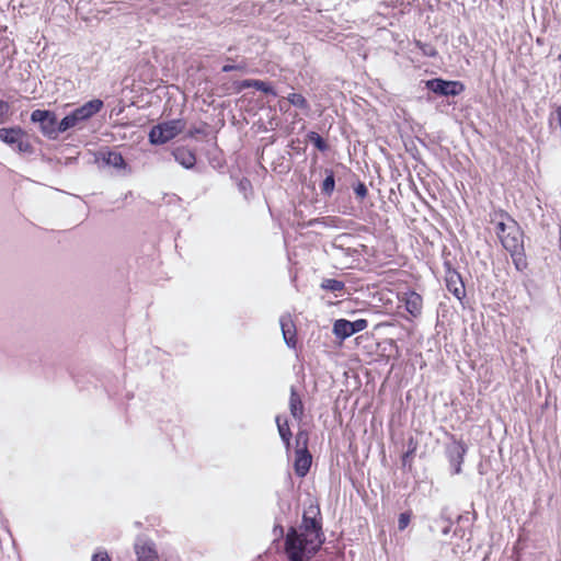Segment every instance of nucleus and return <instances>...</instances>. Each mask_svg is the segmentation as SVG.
<instances>
[{"instance_id": "obj_25", "label": "nucleus", "mask_w": 561, "mask_h": 561, "mask_svg": "<svg viewBox=\"0 0 561 561\" xmlns=\"http://www.w3.org/2000/svg\"><path fill=\"white\" fill-rule=\"evenodd\" d=\"M309 434L305 430H300L296 434V450H308Z\"/></svg>"}, {"instance_id": "obj_31", "label": "nucleus", "mask_w": 561, "mask_h": 561, "mask_svg": "<svg viewBox=\"0 0 561 561\" xmlns=\"http://www.w3.org/2000/svg\"><path fill=\"white\" fill-rule=\"evenodd\" d=\"M245 69V65H225L222 67L224 72H230L234 70H243Z\"/></svg>"}, {"instance_id": "obj_17", "label": "nucleus", "mask_w": 561, "mask_h": 561, "mask_svg": "<svg viewBox=\"0 0 561 561\" xmlns=\"http://www.w3.org/2000/svg\"><path fill=\"white\" fill-rule=\"evenodd\" d=\"M289 410L294 419L301 421L304 415V403L295 387L290 388Z\"/></svg>"}, {"instance_id": "obj_16", "label": "nucleus", "mask_w": 561, "mask_h": 561, "mask_svg": "<svg viewBox=\"0 0 561 561\" xmlns=\"http://www.w3.org/2000/svg\"><path fill=\"white\" fill-rule=\"evenodd\" d=\"M403 301L405 304L407 311L411 316L417 317L421 314L422 307H423V299L419 294H416L415 291H410V293L405 294Z\"/></svg>"}, {"instance_id": "obj_34", "label": "nucleus", "mask_w": 561, "mask_h": 561, "mask_svg": "<svg viewBox=\"0 0 561 561\" xmlns=\"http://www.w3.org/2000/svg\"><path fill=\"white\" fill-rule=\"evenodd\" d=\"M290 439H291V438H288V440H283V443H284L285 448H286V450H287V451L290 449Z\"/></svg>"}, {"instance_id": "obj_22", "label": "nucleus", "mask_w": 561, "mask_h": 561, "mask_svg": "<svg viewBox=\"0 0 561 561\" xmlns=\"http://www.w3.org/2000/svg\"><path fill=\"white\" fill-rule=\"evenodd\" d=\"M416 448H417V443L411 437L408 442V450L402 455V466L403 467H407L408 465H409V467H411V459H412L413 455L415 454Z\"/></svg>"}, {"instance_id": "obj_5", "label": "nucleus", "mask_w": 561, "mask_h": 561, "mask_svg": "<svg viewBox=\"0 0 561 561\" xmlns=\"http://www.w3.org/2000/svg\"><path fill=\"white\" fill-rule=\"evenodd\" d=\"M185 128V122L183 119H172L153 126L149 133V141L152 145H163Z\"/></svg>"}, {"instance_id": "obj_6", "label": "nucleus", "mask_w": 561, "mask_h": 561, "mask_svg": "<svg viewBox=\"0 0 561 561\" xmlns=\"http://www.w3.org/2000/svg\"><path fill=\"white\" fill-rule=\"evenodd\" d=\"M425 85L430 91L444 96H455L465 90V85L461 82L447 81L440 78L427 80Z\"/></svg>"}, {"instance_id": "obj_36", "label": "nucleus", "mask_w": 561, "mask_h": 561, "mask_svg": "<svg viewBox=\"0 0 561 561\" xmlns=\"http://www.w3.org/2000/svg\"><path fill=\"white\" fill-rule=\"evenodd\" d=\"M426 55L428 56H434L435 55V50L434 49H427V51H425Z\"/></svg>"}, {"instance_id": "obj_21", "label": "nucleus", "mask_w": 561, "mask_h": 561, "mask_svg": "<svg viewBox=\"0 0 561 561\" xmlns=\"http://www.w3.org/2000/svg\"><path fill=\"white\" fill-rule=\"evenodd\" d=\"M287 102L300 110H309V103L306 98L300 93H290L287 96Z\"/></svg>"}, {"instance_id": "obj_38", "label": "nucleus", "mask_w": 561, "mask_h": 561, "mask_svg": "<svg viewBox=\"0 0 561 561\" xmlns=\"http://www.w3.org/2000/svg\"><path fill=\"white\" fill-rule=\"evenodd\" d=\"M275 530H276V531H279L280 534H283V527H282V526L276 527V528H275Z\"/></svg>"}, {"instance_id": "obj_32", "label": "nucleus", "mask_w": 561, "mask_h": 561, "mask_svg": "<svg viewBox=\"0 0 561 561\" xmlns=\"http://www.w3.org/2000/svg\"><path fill=\"white\" fill-rule=\"evenodd\" d=\"M9 104L2 100H0V117L4 116L9 112Z\"/></svg>"}, {"instance_id": "obj_4", "label": "nucleus", "mask_w": 561, "mask_h": 561, "mask_svg": "<svg viewBox=\"0 0 561 561\" xmlns=\"http://www.w3.org/2000/svg\"><path fill=\"white\" fill-rule=\"evenodd\" d=\"M31 121L39 125L42 134L48 139H57L65 133L61 121L58 122L57 115L48 110H35L31 114Z\"/></svg>"}, {"instance_id": "obj_15", "label": "nucleus", "mask_w": 561, "mask_h": 561, "mask_svg": "<svg viewBox=\"0 0 561 561\" xmlns=\"http://www.w3.org/2000/svg\"><path fill=\"white\" fill-rule=\"evenodd\" d=\"M173 156L175 161L179 162L185 169H192L196 163L195 153L185 147H179L174 149Z\"/></svg>"}, {"instance_id": "obj_29", "label": "nucleus", "mask_w": 561, "mask_h": 561, "mask_svg": "<svg viewBox=\"0 0 561 561\" xmlns=\"http://www.w3.org/2000/svg\"><path fill=\"white\" fill-rule=\"evenodd\" d=\"M254 85V79H245L238 83L237 91L240 92L248 88H253Z\"/></svg>"}, {"instance_id": "obj_20", "label": "nucleus", "mask_w": 561, "mask_h": 561, "mask_svg": "<svg viewBox=\"0 0 561 561\" xmlns=\"http://www.w3.org/2000/svg\"><path fill=\"white\" fill-rule=\"evenodd\" d=\"M320 286L324 290L336 293V291H342L345 287V284L339 279L325 278L322 280Z\"/></svg>"}, {"instance_id": "obj_2", "label": "nucleus", "mask_w": 561, "mask_h": 561, "mask_svg": "<svg viewBox=\"0 0 561 561\" xmlns=\"http://www.w3.org/2000/svg\"><path fill=\"white\" fill-rule=\"evenodd\" d=\"M320 515V508L318 505H310L305 510L301 523V533L295 527H290L287 531L286 538L290 536L291 531H295L297 541L300 542V548L307 550L308 557H313L323 545L325 538L322 531V524L317 516Z\"/></svg>"}, {"instance_id": "obj_14", "label": "nucleus", "mask_w": 561, "mask_h": 561, "mask_svg": "<svg viewBox=\"0 0 561 561\" xmlns=\"http://www.w3.org/2000/svg\"><path fill=\"white\" fill-rule=\"evenodd\" d=\"M279 324H280V329H282V333H283L285 343L289 347H295L296 330H295V327H294L290 316L289 314L282 316L279 319Z\"/></svg>"}, {"instance_id": "obj_1", "label": "nucleus", "mask_w": 561, "mask_h": 561, "mask_svg": "<svg viewBox=\"0 0 561 561\" xmlns=\"http://www.w3.org/2000/svg\"><path fill=\"white\" fill-rule=\"evenodd\" d=\"M491 222L495 224L496 234L503 248L510 252L517 271L527 268V259L524 249V233L516 220L507 213L500 210L492 215Z\"/></svg>"}, {"instance_id": "obj_12", "label": "nucleus", "mask_w": 561, "mask_h": 561, "mask_svg": "<svg viewBox=\"0 0 561 561\" xmlns=\"http://www.w3.org/2000/svg\"><path fill=\"white\" fill-rule=\"evenodd\" d=\"M135 552L138 561H157L158 556L151 541L138 538L135 543Z\"/></svg>"}, {"instance_id": "obj_24", "label": "nucleus", "mask_w": 561, "mask_h": 561, "mask_svg": "<svg viewBox=\"0 0 561 561\" xmlns=\"http://www.w3.org/2000/svg\"><path fill=\"white\" fill-rule=\"evenodd\" d=\"M308 138L309 140L314 145V147L324 152L328 150V144L325 142V140L316 131H310L308 134Z\"/></svg>"}, {"instance_id": "obj_7", "label": "nucleus", "mask_w": 561, "mask_h": 561, "mask_svg": "<svg viewBox=\"0 0 561 561\" xmlns=\"http://www.w3.org/2000/svg\"><path fill=\"white\" fill-rule=\"evenodd\" d=\"M0 140L15 146L19 152H31V144L24 139V131L19 127L0 128Z\"/></svg>"}, {"instance_id": "obj_27", "label": "nucleus", "mask_w": 561, "mask_h": 561, "mask_svg": "<svg viewBox=\"0 0 561 561\" xmlns=\"http://www.w3.org/2000/svg\"><path fill=\"white\" fill-rule=\"evenodd\" d=\"M411 520V514L410 513H401L399 515V519H398V528L399 530H404L409 523Z\"/></svg>"}, {"instance_id": "obj_23", "label": "nucleus", "mask_w": 561, "mask_h": 561, "mask_svg": "<svg viewBox=\"0 0 561 561\" xmlns=\"http://www.w3.org/2000/svg\"><path fill=\"white\" fill-rule=\"evenodd\" d=\"M276 424L282 440H288L291 438V431L287 420L282 421L280 416H276Z\"/></svg>"}, {"instance_id": "obj_26", "label": "nucleus", "mask_w": 561, "mask_h": 561, "mask_svg": "<svg viewBox=\"0 0 561 561\" xmlns=\"http://www.w3.org/2000/svg\"><path fill=\"white\" fill-rule=\"evenodd\" d=\"M254 89L259 90V91H262L264 92L265 94H271L273 96H276L277 93L276 91L273 89V87L266 82V81H262V80H256L254 79V85H253Z\"/></svg>"}, {"instance_id": "obj_28", "label": "nucleus", "mask_w": 561, "mask_h": 561, "mask_svg": "<svg viewBox=\"0 0 561 561\" xmlns=\"http://www.w3.org/2000/svg\"><path fill=\"white\" fill-rule=\"evenodd\" d=\"M354 192H355L356 196L359 197L360 199H364L368 194V190H367L366 185L362 182H359L354 187Z\"/></svg>"}, {"instance_id": "obj_10", "label": "nucleus", "mask_w": 561, "mask_h": 561, "mask_svg": "<svg viewBox=\"0 0 561 561\" xmlns=\"http://www.w3.org/2000/svg\"><path fill=\"white\" fill-rule=\"evenodd\" d=\"M299 545L295 531H291L290 536L285 538V551L289 561H308L312 558L308 557L307 550L300 548Z\"/></svg>"}, {"instance_id": "obj_8", "label": "nucleus", "mask_w": 561, "mask_h": 561, "mask_svg": "<svg viewBox=\"0 0 561 561\" xmlns=\"http://www.w3.org/2000/svg\"><path fill=\"white\" fill-rule=\"evenodd\" d=\"M367 327L368 322L365 319H358L356 321L339 319L333 324V333L336 337L345 340L357 332L364 331Z\"/></svg>"}, {"instance_id": "obj_30", "label": "nucleus", "mask_w": 561, "mask_h": 561, "mask_svg": "<svg viewBox=\"0 0 561 561\" xmlns=\"http://www.w3.org/2000/svg\"><path fill=\"white\" fill-rule=\"evenodd\" d=\"M92 561H111V559H110L107 552L100 551V552H96L95 554H93Z\"/></svg>"}, {"instance_id": "obj_33", "label": "nucleus", "mask_w": 561, "mask_h": 561, "mask_svg": "<svg viewBox=\"0 0 561 561\" xmlns=\"http://www.w3.org/2000/svg\"><path fill=\"white\" fill-rule=\"evenodd\" d=\"M556 114H557L558 124L561 128V105L557 108Z\"/></svg>"}, {"instance_id": "obj_35", "label": "nucleus", "mask_w": 561, "mask_h": 561, "mask_svg": "<svg viewBox=\"0 0 561 561\" xmlns=\"http://www.w3.org/2000/svg\"><path fill=\"white\" fill-rule=\"evenodd\" d=\"M426 55L428 56H434L435 55V50L434 49H427V51H425Z\"/></svg>"}, {"instance_id": "obj_18", "label": "nucleus", "mask_w": 561, "mask_h": 561, "mask_svg": "<svg viewBox=\"0 0 561 561\" xmlns=\"http://www.w3.org/2000/svg\"><path fill=\"white\" fill-rule=\"evenodd\" d=\"M102 161L115 169H124L126 167L123 156L117 151H106L102 153Z\"/></svg>"}, {"instance_id": "obj_11", "label": "nucleus", "mask_w": 561, "mask_h": 561, "mask_svg": "<svg viewBox=\"0 0 561 561\" xmlns=\"http://www.w3.org/2000/svg\"><path fill=\"white\" fill-rule=\"evenodd\" d=\"M447 289L459 300L466 296V288L458 272L448 268L445 276Z\"/></svg>"}, {"instance_id": "obj_19", "label": "nucleus", "mask_w": 561, "mask_h": 561, "mask_svg": "<svg viewBox=\"0 0 561 561\" xmlns=\"http://www.w3.org/2000/svg\"><path fill=\"white\" fill-rule=\"evenodd\" d=\"M335 187L334 173L330 169H325V179L321 184V193L331 196Z\"/></svg>"}, {"instance_id": "obj_37", "label": "nucleus", "mask_w": 561, "mask_h": 561, "mask_svg": "<svg viewBox=\"0 0 561 561\" xmlns=\"http://www.w3.org/2000/svg\"><path fill=\"white\" fill-rule=\"evenodd\" d=\"M275 530H276V531H279L280 534H283V527H282V526L276 527V528H275Z\"/></svg>"}, {"instance_id": "obj_13", "label": "nucleus", "mask_w": 561, "mask_h": 561, "mask_svg": "<svg viewBox=\"0 0 561 561\" xmlns=\"http://www.w3.org/2000/svg\"><path fill=\"white\" fill-rule=\"evenodd\" d=\"M312 456L309 450H296L295 472L298 477L304 478L310 470Z\"/></svg>"}, {"instance_id": "obj_3", "label": "nucleus", "mask_w": 561, "mask_h": 561, "mask_svg": "<svg viewBox=\"0 0 561 561\" xmlns=\"http://www.w3.org/2000/svg\"><path fill=\"white\" fill-rule=\"evenodd\" d=\"M103 101L100 99L88 101L66 115L61 119V126L66 131L71 128L79 127L81 123L90 119L93 115L99 113L103 108Z\"/></svg>"}, {"instance_id": "obj_9", "label": "nucleus", "mask_w": 561, "mask_h": 561, "mask_svg": "<svg viewBox=\"0 0 561 561\" xmlns=\"http://www.w3.org/2000/svg\"><path fill=\"white\" fill-rule=\"evenodd\" d=\"M467 446L462 442L454 440L446 447V456L450 466L454 468L453 473L459 474L461 472V465L463 462Z\"/></svg>"}]
</instances>
